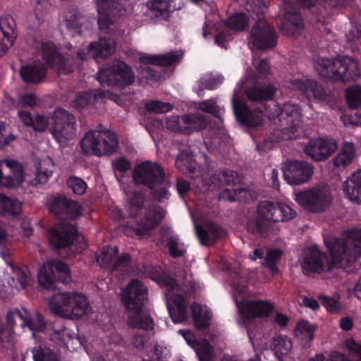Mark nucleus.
<instances>
[{"mask_svg":"<svg viewBox=\"0 0 361 361\" xmlns=\"http://www.w3.org/2000/svg\"><path fill=\"white\" fill-rule=\"evenodd\" d=\"M316 326L307 321L299 322L295 328V334L300 340L310 342L313 339Z\"/></svg>","mask_w":361,"mask_h":361,"instance_id":"obj_43","label":"nucleus"},{"mask_svg":"<svg viewBox=\"0 0 361 361\" xmlns=\"http://www.w3.org/2000/svg\"><path fill=\"white\" fill-rule=\"evenodd\" d=\"M275 115L278 117L281 126V140L295 138L296 133L300 128L301 112L298 106L286 103L283 106H276L271 118Z\"/></svg>","mask_w":361,"mask_h":361,"instance_id":"obj_15","label":"nucleus"},{"mask_svg":"<svg viewBox=\"0 0 361 361\" xmlns=\"http://www.w3.org/2000/svg\"><path fill=\"white\" fill-rule=\"evenodd\" d=\"M192 220L197 235L201 244L205 245H209L212 240V238L216 234V226L213 223L206 221H202L201 222H199L193 216Z\"/></svg>","mask_w":361,"mask_h":361,"instance_id":"obj_37","label":"nucleus"},{"mask_svg":"<svg viewBox=\"0 0 361 361\" xmlns=\"http://www.w3.org/2000/svg\"><path fill=\"white\" fill-rule=\"evenodd\" d=\"M68 185L71 188L72 191L78 195H83L87 190V183L80 178H69Z\"/></svg>","mask_w":361,"mask_h":361,"instance_id":"obj_55","label":"nucleus"},{"mask_svg":"<svg viewBox=\"0 0 361 361\" xmlns=\"http://www.w3.org/2000/svg\"><path fill=\"white\" fill-rule=\"evenodd\" d=\"M147 296V288L137 279H132L123 290L121 301L127 311L130 326L145 330L153 329V320L144 308Z\"/></svg>","mask_w":361,"mask_h":361,"instance_id":"obj_4","label":"nucleus"},{"mask_svg":"<svg viewBox=\"0 0 361 361\" xmlns=\"http://www.w3.org/2000/svg\"><path fill=\"white\" fill-rule=\"evenodd\" d=\"M142 6H146L152 15L159 16L180 9L183 4L181 0H149Z\"/></svg>","mask_w":361,"mask_h":361,"instance_id":"obj_30","label":"nucleus"},{"mask_svg":"<svg viewBox=\"0 0 361 361\" xmlns=\"http://www.w3.org/2000/svg\"><path fill=\"white\" fill-rule=\"evenodd\" d=\"M281 254V251L279 250H271L267 253L264 264L273 274L279 272L276 264L279 262Z\"/></svg>","mask_w":361,"mask_h":361,"instance_id":"obj_48","label":"nucleus"},{"mask_svg":"<svg viewBox=\"0 0 361 361\" xmlns=\"http://www.w3.org/2000/svg\"><path fill=\"white\" fill-rule=\"evenodd\" d=\"M182 55L183 53L180 51H171L163 55H151L140 53L138 58L140 61L145 65L169 66L178 61Z\"/></svg>","mask_w":361,"mask_h":361,"instance_id":"obj_32","label":"nucleus"},{"mask_svg":"<svg viewBox=\"0 0 361 361\" xmlns=\"http://www.w3.org/2000/svg\"><path fill=\"white\" fill-rule=\"evenodd\" d=\"M248 24V18L244 13H236L227 20V26L234 30H243Z\"/></svg>","mask_w":361,"mask_h":361,"instance_id":"obj_49","label":"nucleus"},{"mask_svg":"<svg viewBox=\"0 0 361 361\" xmlns=\"http://www.w3.org/2000/svg\"><path fill=\"white\" fill-rule=\"evenodd\" d=\"M51 212L59 214H66L69 218H75L80 214L81 209L79 204L65 197H56L50 205Z\"/></svg>","mask_w":361,"mask_h":361,"instance_id":"obj_28","label":"nucleus"},{"mask_svg":"<svg viewBox=\"0 0 361 361\" xmlns=\"http://www.w3.org/2000/svg\"><path fill=\"white\" fill-rule=\"evenodd\" d=\"M250 43L258 49L273 47L276 44V33L266 22H257L252 29Z\"/></svg>","mask_w":361,"mask_h":361,"instance_id":"obj_22","label":"nucleus"},{"mask_svg":"<svg viewBox=\"0 0 361 361\" xmlns=\"http://www.w3.org/2000/svg\"><path fill=\"white\" fill-rule=\"evenodd\" d=\"M54 170V164L49 157L41 159L36 166V176L40 183L47 182Z\"/></svg>","mask_w":361,"mask_h":361,"instance_id":"obj_39","label":"nucleus"},{"mask_svg":"<svg viewBox=\"0 0 361 361\" xmlns=\"http://www.w3.org/2000/svg\"><path fill=\"white\" fill-rule=\"evenodd\" d=\"M49 124L50 125V121H49L44 116L36 115L34 116L32 128L36 131H43Z\"/></svg>","mask_w":361,"mask_h":361,"instance_id":"obj_61","label":"nucleus"},{"mask_svg":"<svg viewBox=\"0 0 361 361\" xmlns=\"http://www.w3.org/2000/svg\"><path fill=\"white\" fill-rule=\"evenodd\" d=\"M324 243L331 259L322 253L316 245L307 248L301 262L305 274L320 273L338 267L343 262L348 264L356 259L361 254V229L348 231L343 241L334 237H327L324 238Z\"/></svg>","mask_w":361,"mask_h":361,"instance_id":"obj_1","label":"nucleus"},{"mask_svg":"<svg viewBox=\"0 0 361 361\" xmlns=\"http://www.w3.org/2000/svg\"><path fill=\"white\" fill-rule=\"evenodd\" d=\"M198 109L213 114L215 116H220L222 112L221 107L216 104L215 101L212 99L206 100L197 104L196 106Z\"/></svg>","mask_w":361,"mask_h":361,"instance_id":"obj_54","label":"nucleus"},{"mask_svg":"<svg viewBox=\"0 0 361 361\" xmlns=\"http://www.w3.org/2000/svg\"><path fill=\"white\" fill-rule=\"evenodd\" d=\"M155 355L159 361H169L171 350L163 344H157L155 347Z\"/></svg>","mask_w":361,"mask_h":361,"instance_id":"obj_60","label":"nucleus"},{"mask_svg":"<svg viewBox=\"0 0 361 361\" xmlns=\"http://www.w3.org/2000/svg\"><path fill=\"white\" fill-rule=\"evenodd\" d=\"M338 148L337 142L332 139L317 138L311 140L305 148V152L312 159H327Z\"/></svg>","mask_w":361,"mask_h":361,"instance_id":"obj_24","label":"nucleus"},{"mask_svg":"<svg viewBox=\"0 0 361 361\" xmlns=\"http://www.w3.org/2000/svg\"><path fill=\"white\" fill-rule=\"evenodd\" d=\"M286 14L285 21L281 25V29L284 30L287 35L296 36L300 33L303 27V23L301 17L299 16L296 9L292 7L290 1H284Z\"/></svg>","mask_w":361,"mask_h":361,"instance_id":"obj_27","label":"nucleus"},{"mask_svg":"<svg viewBox=\"0 0 361 361\" xmlns=\"http://www.w3.org/2000/svg\"><path fill=\"white\" fill-rule=\"evenodd\" d=\"M18 105L20 107H34L37 105V100L33 94H25L19 98Z\"/></svg>","mask_w":361,"mask_h":361,"instance_id":"obj_59","label":"nucleus"},{"mask_svg":"<svg viewBox=\"0 0 361 361\" xmlns=\"http://www.w3.org/2000/svg\"><path fill=\"white\" fill-rule=\"evenodd\" d=\"M24 310H25V308H22L20 310L18 308H13L8 310V312L6 314V322H7V327L10 328L12 331L13 328V325L15 324V321L16 319H21V320H23V315Z\"/></svg>","mask_w":361,"mask_h":361,"instance_id":"obj_56","label":"nucleus"},{"mask_svg":"<svg viewBox=\"0 0 361 361\" xmlns=\"http://www.w3.org/2000/svg\"><path fill=\"white\" fill-rule=\"evenodd\" d=\"M118 254L116 247H106L100 250L97 255V262L102 267H108L114 262Z\"/></svg>","mask_w":361,"mask_h":361,"instance_id":"obj_47","label":"nucleus"},{"mask_svg":"<svg viewBox=\"0 0 361 361\" xmlns=\"http://www.w3.org/2000/svg\"><path fill=\"white\" fill-rule=\"evenodd\" d=\"M247 288L240 284L237 280L232 285V294L239 313L246 317H267L274 310V305L269 301L255 300L249 301L245 298L247 295Z\"/></svg>","mask_w":361,"mask_h":361,"instance_id":"obj_10","label":"nucleus"},{"mask_svg":"<svg viewBox=\"0 0 361 361\" xmlns=\"http://www.w3.org/2000/svg\"><path fill=\"white\" fill-rule=\"evenodd\" d=\"M345 99L350 109H356L361 107V86L354 85L345 90Z\"/></svg>","mask_w":361,"mask_h":361,"instance_id":"obj_45","label":"nucleus"},{"mask_svg":"<svg viewBox=\"0 0 361 361\" xmlns=\"http://www.w3.org/2000/svg\"><path fill=\"white\" fill-rule=\"evenodd\" d=\"M5 201H9L11 204H4L1 214L4 216H16L18 214L22 209V204L20 201L14 198L6 197Z\"/></svg>","mask_w":361,"mask_h":361,"instance_id":"obj_52","label":"nucleus"},{"mask_svg":"<svg viewBox=\"0 0 361 361\" xmlns=\"http://www.w3.org/2000/svg\"><path fill=\"white\" fill-rule=\"evenodd\" d=\"M191 312L194 325L198 330H202L210 324L212 314L207 306L192 303Z\"/></svg>","mask_w":361,"mask_h":361,"instance_id":"obj_35","label":"nucleus"},{"mask_svg":"<svg viewBox=\"0 0 361 361\" xmlns=\"http://www.w3.org/2000/svg\"><path fill=\"white\" fill-rule=\"evenodd\" d=\"M143 199L142 195H135L133 199L130 200L127 206V209L130 216H136L142 204Z\"/></svg>","mask_w":361,"mask_h":361,"instance_id":"obj_58","label":"nucleus"},{"mask_svg":"<svg viewBox=\"0 0 361 361\" xmlns=\"http://www.w3.org/2000/svg\"><path fill=\"white\" fill-rule=\"evenodd\" d=\"M166 238V246L172 257H180L185 252L186 247L177 235L170 233Z\"/></svg>","mask_w":361,"mask_h":361,"instance_id":"obj_42","label":"nucleus"},{"mask_svg":"<svg viewBox=\"0 0 361 361\" xmlns=\"http://www.w3.org/2000/svg\"><path fill=\"white\" fill-rule=\"evenodd\" d=\"M166 288V306L173 323H182L188 318L186 302L183 297L177 293L180 286L175 279L169 276H164L160 281Z\"/></svg>","mask_w":361,"mask_h":361,"instance_id":"obj_12","label":"nucleus"},{"mask_svg":"<svg viewBox=\"0 0 361 361\" xmlns=\"http://www.w3.org/2000/svg\"><path fill=\"white\" fill-rule=\"evenodd\" d=\"M295 212L287 204L280 202H261L257 207V218L248 223V228L262 233L268 231L271 222L292 219Z\"/></svg>","mask_w":361,"mask_h":361,"instance_id":"obj_8","label":"nucleus"},{"mask_svg":"<svg viewBox=\"0 0 361 361\" xmlns=\"http://www.w3.org/2000/svg\"><path fill=\"white\" fill-rule=\"evenodd\" d=\"M49 239L53 247H63L73 243L76 240L80 241L83 237L78 235L73 226L62 224L51 230Z\"/></svg>","mask_w":361,"mask_h":361,"instance_id":"obj_23","label":"nucleus"},{"mask_svg":"<svg viewBox=\"0 0 361 361\" xmlns=\"http://www.w3.org/2000/svg\"><path fill=\"white\" fill-rule=\"evenodd\" d=\"M314 68L322 77L345 82L356 80L361 76L357 60L345 55L331 59L318 58Z\"/></svg>","mask_w":361,"mask_h":361,"instance_id":"obj_6","label":"nucleus"},{"mask_svg":"<svg viewBox=\"0 0 361 361\" xmlns=\"http://www.w3.org/2000/svg\"><path fill=\"white\" fill-rule=\"evenodd\" d=\"M357 154V149L353 142L345 141L341 143L338 152L333 159L335 167L345 169L352 164Z\"/></svg>","mask_w":361,"mask_h":361,"instance_id":"obj_31","label":"nucleus"},{"mask_svg":"<svg viewBox=\"0 0 361 361\" xmlns=\"http://www.w3.org/2000/svg\"><path fill=\"white\" fill-rule=\"evenodd\" d=\"M224 77L218 73H209L204 75L199 81L200 87L197 94L202 96L203 89L214 90L219 87L223 82Z\"/></svg>","mask_w":361,"mask_h":361,"instance_id":"obj_44","label":"nucleus"},{"mask_svg":"<svg viewBox=\"0 0 361 361\" xmlns=\"http://www.w3.org/2000/svg\"><path fill=\"white\" fill-rule=\"evenodd\" d=\"M23 320L20 324L21 327L27 326L31 331H42L46 323L43 317L37 310H24Z\"/></svg>","mask_w":361,"mask_h":361,"instance_id":"obj_38","label":"nucleus"},{"mask_svg":"<svg viewBox=\"0 0 361 361\" xmlns=\"http://www.w3.org/2000/svg\"><path fill=\"white\" fill-rule=\"evenodd\" d=\"M288 87L304 92L309 99H324L323 91L314 80L307 79L294 80L290 82Z\"/></svg>","mask_w":361,"mask_h":361,"instance_id":"obj_34","label":"nucleus"},{"mask_svg":"<svg viewBox=\"0 0 361 361\" xmlns=\"http://www.w3.org/2000/svg\"><path fill=\"white\" fill-rule=\"evenodd\" d=\"M4 164L9 169V174L4 178L2 186L8 188H16L23 186L25 183L29 182L20 163L12 159H4Z\"/></svg>","mask_w":361,"mask_h":361,"instance_id":"obj_26","label":"nucleus"},{"mask_svg":"<svg viewBox=\"0 0 361 361\" xmlns=\"http://www.w3.org/2000/svg\"><path fill=\"white\" fill-rule=\"evenodd\" d=\"M145 108L149 112L164 114L171 111L173 109V106L169 102L151 101L145 104Z\"/></svg>","mask_w":361,"mask_h":361,"instance_id":"obj_51","label":"nucleus"},{"mask_svg":"<svg viewBox=\"0 0 361 361\" xmlns=\"http://www.w3.org/2000/svg\"><path fill=\"white\" fill-rule=\"evenodd\" d=\"M178 333L183 337L186 343L195 350L200 361H214V348L207 341L204 339L198 342L193 332L189 329H180Z\"/></svg>","mask_w":361,"mask_h":361,"instance_id":"obj_25","label":"nucleus"},{"mask_svg":"<svg viewBox=\"0 0 361 361\" xmlns=\"http://www.w3.org/2000/svg\"><path fill=\"white\" fill-rule=\"evenodd\" d=\"M256 73L252 75L247 72L244 80H241L236 86L232 98L233 111L237 120L241 123L250 127H259L263 124L264 116L262 112L251 111L240 100L244 93L252 101L260 102L271 99L276 89L271 85L264 88H257L255 85L257 80L267 78L270 73V66L266 60L259 61L255 66Z\"/></svg>","mask_w":361,"mask_h":361,"instance_id":"obj_2","label":"nucleus"},{"mask_svg":"<svg viewBox=\"0 0 361 361\" xmlns=\"http://www.w3.org/2000/svg\"><path fill=\"white\" fill-rule=\"evenodd\" d=\"M7 264L10 266L11 271L15 273L18 282L20 283L22 288H25L28 286L31 281V273L30 270L25 267H14L11 264L7 262Z\"/></svg>","mask_w":361,"mask_h":361,"instance_id":"obj_50","label":"nucleus"},{"mask_svg":"<svg viewBox=\"0 0 361 361\" xmlns=\"http://www.w3.org/2000/svg\"><path fill=\"white\" fill-rule=\"evenodd\" d=\"M294 200L301 207L312 212H323L332 202L329 188L321 186L295 192Z\"/></svg>","mask_w":361,"mask_h":361,"instance_id":"obj_14","label":"nucleus"},{"mask_svg":"<svg viewBox=\"0 0 361 361\" xmlns=\"http://www.w3.org/2000/svg\"><path fill=\"white\" fill-rule=\"evenodd\" d=\"M345 348L350 352L355 353L361 361V345L357 344L353 340L348 339L345 342ZM327 361H349L348 359L342 353L334 352L331 354Z\"/></svg>","mask_w":361,"mask_h":361,"instance_id":"obj_46","label":"nucleus"},{"mask_svg":"<svg viewBox=\"0 0 361 361\" xmlns=\"http://www.w3.org/2000/svg\"><path fill=\"white\" fill-rule=\"evenodd\" d=\"M48 305L54 314L69 319H79L92 312L87 297L73 291L56 292L49 299Z\"/></svg>","mask_w":361,"mask_h":361,"instance_id":"obj_5","label":"nucleus"},{"mask_svg":"<svg viewBox=\"0 0 361 361\" xmlns=\"http://www.w3.org/2000/svg\"><path fill=\"white\" fill-rule=\"evenodd\" d=\"M75 118L68 111L56 109L50 118L49 131L54 139L62 147L76 136Z\"/></svg>","mask_w":361,"mask_h":361,"instance_id":"obj_11","label":"nucleus"},{"mask_svg":"<svg viewBox=\"0 0 361 361\" xmlns=\"http://www.w3.org/2000/svg\"><path fill=\"white\" fill-rule=\"evenodd\" d=\"M15 23L11 18H0V57L13 45Z\"/></svg>","mask_w":361,"mask_h":361,"instance_id":"obj_29","label":"nucleus"},{"mask_svg":"<svg viewBox=\"0 0 361 361\" xmlns=\"http://www.w3.org/2000/svg\"><path fill=\"white\" fill-rule=\"evenodd\" d=\"M320 299L322 305L328 311L334 312L339 309V304L335 299L326 296H322Z\"/></svg>","mask_w":361,"mask_h":361,"instance_id":"obj_63","label":"nucleus"},{"mask_svg":"<svg viewBox=\"0 0 361 361\" xmlns=\"http://www.w3.org/2000/svg\"><path fill=\"white\" fill-rule=\"evenodd\" d=\"M291 348L292 343L288 337L279 336L274 338L272 349L280 361H283V357L289 354Z\"/></svg>","mask_w":361,"mask_h":361,"instance_id":"obj_40","label":"nucleus"},{"mask_svg":"<svg viewBox=\"0 0 361 361\" xmlns=\"http://www.w3.org/2000/svg\"><path fill=\"white\" fill-rule=\"evenodd\" d=\"M247 9L252 10L257 14L262 13L265 11V4L263 0H247Z\"/></svg>","mask_w":361,"mask_h":361,"instance_id":"obj_62","label":"nucleus"},{"mask_svg":"<svg viewBox=\"0 0 361 361\" xmlns=\"http://www.w3.org/2000/svg\"><path fill=\"white\" fill-rule=\"evenodd\" d=\"M115 51V43L113 39L100 38L97 43H92L87 47L82 49L78 53V59L66 57L60 55L51 42L42 44V54L44 60L54 66L59 74L72 72L78 68L79 61H84L92 56L95 59L106 57Z\"/></svg>","mask_w":361,"mask_h":361,"instance_id":"obj_3","label":"nucleus"},{"mask_svg":"<svg viewBox=\"0 0 361 361\" xmlns=\"http://www.w3.org/2000/svg\"><path fill=\"white\" fill-rule=\"evenodd\" d=\"M284 180L289 185H300L307 182L312 175V167L305 161H288L283 164Z\"/></svg>","mask_w":361,"mask_h":361,"instance_id":"obj_20","label":"nucleus"},{"mask_svg":"<svg viewBox=\"0 0 361 361\" xmlns=\"http://www.w3.org/2000/svg\"><path fill=\"white\" fill-rule=\"evenodd\" d=\"M219 184L226 185L230 186L222 189L219 194V197L224 200H228L230 201H240L249 202L256 198V193L253 191L246 190L241 186H231V184H235V179L234 178V173L233 171L224 172L219 175Z\"/></svg>","mask_w":361,"mask_h":361,"instance_id":"obj_18","label":"nucleus"},{"mask_svg":"<svg viewBox=\"0 0 361 361\" xmlns=\"http://www.w3.org/2000/svg\"><path fill=\"white\" fill-rule=\"evenodd\" d=\"M176 165L184 173H194L197 169V164L192 154L188 150L181 152L178 156Z\"/></svg>","mask_w":361,"mask_h":361,"instance_id":"obj_41","label":"nucleus"},{"mask_svg":"<svg viewBox=\"0 0 361 361\" xmlns=\"http://www.w3.org/2000/svg\"><path fill=\"white\" fill-rule=\"evenodd\" d=\"M97 80L102 85L123 87L131 85L134 82L135 76L125 63L116 61L112 66L99 70Z\"/></svg>","mask_w":361,"mask_h":361,"instance_id":"obj_16","label":"nucleus"},{"mask_svg":"<svg viewBox=\"0 0 361 361\" xmlns=\"http://www.w3.org/2000/svg\"><path fill=\"white\" fill-rule=\"evenodd\" d=\"M92 101V93L81 92L78 94L73 101V106L75 108H85Z\"/></svg>","mask_w":361,"mask_h":361,"instance_id":"obj_57","label":"nucleus"},{"mask_svg":"<svg viewBox=\"0 0 361 361\" xmlns=\"http://www.w3.org/2000/svg\"><path fill=\"white\" fill-rule=\"evenodd\" d=\"M113 166L115 170L125 172L130 169V164L126 159L119 158L114 161Z\"/></svg>","mask_w":361,"mask_h":361,"instance_id":"obj_64","label":"nucleus"},{"mask_svg":"<svg viewBox=\"0 0 361 361\" xmlns=\"http://www.w3.org/2000/svg\"><path fill=\"white\" fill-rule=\"evenodd\" d=\"M83 154L97 157L109 156L115 153L118 147L117 135L109 130H91L81 139Z\"/></svg>","mask_w":361,"mask_h":361,"instance_id":"obj_9","label":"nucleus"},{"mask_svg":"<svg viewBox=\"0 0 361 361\" xmlns=\"http://www.w3.org/2000/svg\"><path fill=\"white\" fill-rule=\"evenodd\" d=\"M206 126V120L200 114L184 115L181 117L171 116L166 121L168 129L188 135L204 129Z\"/></svg>","mask_w":361,"mask_h":361,"instance_id":"obj_19","label":"nucleus"},{"mask_svg":"<svg viewBox=\"0 0 361 361\" xmlns=\"http://www.w3.org/2000/svg\"><path fill=\"white\" fill-rule=\"evenodd\" d=\"M55 271L58 274V279L63 283H68L70 280V270L68 267L62 262L51 260L44 263L39 269L37 279L39 285L46 289H52L56 281Z\"/></svg>","mask_w":361,"mask_h":361,"instance_id":"obj_17","label":"nucleus"},{"mask_svg":"<svg viewBox=\"0 0 361 361\" xmlns=\"http://www.w3.org/2000/svg\"><path fill=\"white\" fill-rule=\"evenodd\" d=\"M164 216L165 212L161 207H150L136 228L128 226L125 228V232L128 235L143 236L157 226Z\"/></svg>","mask_w":361,"mask_h":361,"instance_id":"obj_21","label":"nucleus"},{"mask_svg":"<svg viewBox=\"0 0 361 361\" xmlns=\"http://www.w3.org/2000/svg\"><path fill=\"white\" fill-rule=\"evenodd\" d=\"M22 79L27 83L39 82L45 75V68L40 63L23 66L20 70Z\"/></svg>","mask_w":361,"mask_h":361,"instance_id":"obj_36","label":"nucleus"},{"mask_svg":"<svg viewBox=\"0 0 361 361\" xmlns=\"http://www.w3.org/2000/svg\"><path fill=\"white\" fill-rule=\"evenodd\" d=\"M34 361H57L54 353L48 348H35L32 350Z\"/></svg>","mask_w":361,"mask_h":361,"instance_id":"obj_53","label":"nucleus"},{"mask_svg":"<svg viewBox=\"0 0 361 361\" xmlns=\"http://www.w3.org/2000/svg\"><path fill=\"white\" fill-rule=\"evenodd\" d=\"M98 11L99 28L104 30L114 23L118 18L129 15L132 12L126 0H93Z\"/></svg>","mask_w":361,"mask_h":361,"instance_id":"obj_13","label":"nucleus"},{"mask_svg":"<svg viewBox=\"0 0 361 361\" xmlns=\"http://www.w3.org/2000/svg\"><path fill=\"white\" fill-rule=\"evenodd\" d=\"M343 190L348 200L361 202V169L353 173L343 183Z\"/></svg>","mask_w":361,"mask_h":361,"instance_id":"obj_33","label":"nucleus"},{"mask_svg":"<svg viewBox=\"0 0 361 361\" xmlns=\"http://www.w3.org/2000/svg\"><path fill=\"white\" fill-rule=\"evenodd\" d=\"M133 180L154 190V196L159 201L169 196L170 183L166 180L163 169L156 162L143 161L137 164L133 173Z\"/></svg>","mask_w":361,"mask_h":361,"instance_id":"obj_7","label":"nucleus"}]
</instances>
